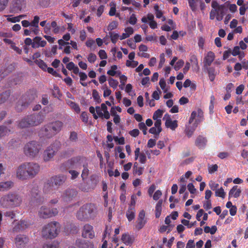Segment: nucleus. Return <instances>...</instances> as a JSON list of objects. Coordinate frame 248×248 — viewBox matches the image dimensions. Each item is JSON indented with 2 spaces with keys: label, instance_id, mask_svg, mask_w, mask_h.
<instances>
[{
  "label": "nucleus",
  "instance_id": "nucleus-44",
  "mask_svg": "<svg viewBox=\"0 0 248 248\" xmlns=\"http://www.w3.org/2000/svg\"><path fill=\"white\" fill-rule=\"evenodd\" d=\"M122 241L126 245H129L132 242V239L130 236L127 234H124L122 236Z\"/></svg>",
  "mask_w": 248,
  "mask_h": 248
},
{
  "label": "nucleus",
  "instance_id": "nucleus-26",
  "mask_svg": "<svg viewBox=\"0 0 248 248\" xmlns=\"http://www.w3.org/2000/svg\"><path fill=\"white\" fill-rule=\"evenodd\" d=\"M240 49L239 46H234L232 50V54L233 56H238L239 59L241 60L245 56V53L242 52Z\"/></svg>",
  "mask_w": 248,
  "mask_h": 248
},
{
  "label": "nucleus",
  "instance_id": "nucleus-12",
  "mask_svg": "<svg viewBox=\"0 0 248 248\" xmlns=\"http://www.w3.org/2000/svg\"><path fill=\"white\" fill-rule=\"evenodd\" d=\"M225 6H224L216 9H212L210 13V19L213 20L216 18L217 21H221L225 15Z\"/></svg>",
  "mask_w": 248,
  "mask_h": 248
},
{
  "label": "nucleus",
  "instance_id": "nucleus-5",
  "mask_svg": "<svg viewBox=\"0 0 248 248\" xmlns=\"http://www.w3.org/2000/svg\"><path fill=\"white\" fill-rule=\"evenodd\" d=\"M42 149V145L37 141H32L27 143L24 146V152L28 156L34 157L38 155Z\"/></svg>",
  "mask_w": 248,
  "mask_h": 248
},
{
  "label": "nucleus",
  "instance_id": "nucleus-52",
  "mask_svg": "<svg viewBox=\"0 0 248 248\" xmlns=\"http://www.w3.org/2000/svg\"><path fill=\"white\" fill-rule=\"evenodd\" d=\"M189 5L193 11H196L197 8L198 0H188Z\"/></svg>",
  "mask_w": 248,
  "mask_h": 248
},
{
  "label": "nucleus",
  "instance_id": "nucleus-17",
  "mask_svg": "<svg viewBox=\"0 0 248 248\" xmlns=\"http://www.w3.org/2000/svg\"><path fill=\"white\" fill-rule=\"evenodd\" d=\"M154 16L151 13L148 14L147 15L141 18V22L144 23H148L150 27L152 29H155L157 28V23L155 20Z\"/></svg>",
  "mask_w": 248,
  "mask_h": 248
},
{
  "label": "nucleus",
  "instance_id": "nucleus-42",
  "mask_svg": "<svg viewBox=\"0 0 248 248\" xmlns=\"http://www.w3.org/2000/svg\"><path fill=\"white\" fill-rule=\"evenodd\" d=\"M206 140L202 137H199L197 138L196 143V145L200 148L203 147L206 143Z\"/></svg>",
  "mask_w": 248,
  "mask_h": 248
},
{
  "label": "nucleus",
  "instance_id": "nucleus-22",
  "mask_svg": "<svg viewBox=\"0 0 248 248\" xmlns=\"http://www.w3.org/2000/svg\"><path fill=\"white\" fill-rule=\"evenodd\" d=\"M46 44V42L45 40L42 39L40 37H35L33 39L32 43V47L34 48H37L39 47H44Z\"/></svg>",
  "mask_w": 248,
  "mask_h": 248
},
{
  "label": "nucleus",
  "instance_id": "nucleus-40",
  "mask_svg": "<svg viewBox=\"0 0 248 248\" xmlns=\"http://www.w3.org/2000/svg\"><path fill=\"white\" fill-rule=\"evenodd\" d=\"M27 226V223L24 220H21L17 222V225L14 228L15 231L24 229Z\"/></svg>",
  "mask_w": 248,
  "mask_h": 248
},
{
  "label": "nucleus",
  "instance_id": "nucleus-14",
  "mask_svg": "<svg viewBox=\"0 0 248 248\" xmlns=\"http://www.w3.org/2000/svg\"><path fill=\"white\" fill-rule=\"evenodd\" d=\"M71 167L78 168L82 166L84 167L85 165L87 164V159L83 157L78 156L72 158L70 161Z\"/></svg>",
  "mask_w": 248,
  "mask_h": 248
},
{
  "label": "nucleus",
  "instance_id": "nucleus-43",
  "mask_svg": "<svg viewBox=\"0 0 248 248\" xmlns=\"http://www.w3.org/2000/svg\"><path fill=\"white\" fill-rule=\"evenodd\" d=\"M122 111V108L119 106H113L110 109V114L112 116L114 117L118 115L117 112L121 113Z\"/></svg>",
  "mask_w": 248,
  "mask_h": 248
},
{
  "label": "nucleus",
  "instance_id": "nucleus-57",
  "mask_svg": "<svg viewBox=\"0 0 248 248\" xmlns=\"http://www.w3.org/2000/svg\"><path fill=\"white\" fill-rule=\"evenodd\" d=\"M10 93L8 92H6L1 94H0V104L4 102L9 97Z\"/></svg>",
  "mask_w": 248,
  "mask_h": 248
},
{
  "label": "nucleus",
  "instance_id": "nucleus-15",
  "mask_svg": "<svg viewBox=\"0 0 248 248\" xmlns=\"http://www.w3.org/2000/svg\"><path fill=\"white\" fill-rule=\"evenodd\" d=\"M16 177L17 179L21 180H25L30 179L24 163L19 165L16 169Z\"/></svg>",
  "mask_w": 248,
  "mask_h": 248
},
{
  "label": "nucleus",
  "instance_id": "nucleus-23",
  "mask_svg": "<svg viewBox=\"0 0 248 248\" xmlns=\"http://www.w3.org/2000/svg\"><path fill=\"white\" fill-rule=\"evenodd\" d=\"M76 245L79 248H93V245L90 242L78 239L76 242Z\"/></svg>",
  "mask_w": 248,
  "mask_h": 248
},
{
  "label": "nucleus",
  "instance_id": "nucleus-31",
  "mask_svg": "<svg viewBox=\"0 0 248 248\" xmlns=\"http://www.w3.org/2000/svg\"><path fill=\"white\" fill-rule=\"evenodd\" d=\"M124 33L121 35L120 40H123L129 37L134 32L133 29L131 27H128L124 29Z\"/></svg>",
  "mask_w": 248,
  "mask_h": 248
},
{
  "label": "nucleus",
  "instance_id": "nucleus-27",
  "mask_svg": "<svg viewBox=\"0 0 248 248\" xmlns=\"http://www.w3.org/2000/svg\"><path fill=\"white\" fill-rule=\"evenodd\" d=\"M161 125V124H159V123H155L154 126L149 129V132L154 135H158L162 131Z\"/></svg>",
  "mask_w": 248,
  "mask_h": 248
},
{
  "label": "nucleus",
  "instance_id": "nucleus-21",
  "mask_svg": "<svg viewBox=\"0 0 248 248\" xmlns=\"http://www.w3.org/2000/svg\"><path fill=\"white\" fill-rule=\"evenodd\" d=\"M241 189L237 186H234L229 192V198H238L241 194Z\"/></svg>",
  "mask_w": 248,
  "mask_h": 248
},
{
  "label": "nucleus",
  "instance_id": "nucleus-29",
  "mask_svg": "<svg viewBox=\"0 0 248 248\" xmlns=\"http://www.w3.org/2000/svg\"><path fill=\"white\" fill-rule=\"evenodd\" d=\"M164 113L163 110L161 109H157L153 114V119L155 121V123H159V124H161V118L163 116Z\"/></svg>",
  "mask_w": 248,
  "mask_h": 248
},
{
  "label": "nucleus",
  "instance_id": "nucleus-49",
  "mask_svg": "<svg viewBox=\"0 0 248 248\" xmlns=\"http://www.w3.org/2000/svg\"><path fill=\"white\" fill-rule=\"evenodd\" d=\"M35 63L43 70L46 71L47 66L42 60H37L35 61Z\"/></svg>",
  "mask_w": 248,
  "mask_h": 248
},
{
  "label": "nucleus",
  "instance_id": "nucleus-36",
  "mask_svg": "<svg viewBox=\"0 0 248 248\" xmlns=\"http://www.w3.org/2000/svg\"><path fill=\"white\" fill-rule=\"evenodd\" d=\"M159 85L164 93L170 90V87L167 85L165 80L163 78L160 79Z\"/></svg>",
  "mask_w": 248,
  "mask_h": 248
},
{
  "label": "nucleus",
  "instance_id": "nucleus-32",
  "mask_svg": "<svg viewBox=\"0 0 248 248\" xmlns=\"http://www.w3.org/2000/svg\"><path fill=\"white\" fill-rule=\"evenodd\" d=\"M65 180V177L63 176H56L53 177L51 179V181L56 186H60L62 185Z\"/></svg>",
  "mask_w": 248,
  "mask_h": 248
},
{
  "label": "nucleus",
  "instance_id": "nucleus-19",
  "mask_svg": "<svg viewBox=\"0 0 248 248\" xmlns=\"http://www.w3.org/2000/svg\"><path fill=\"white\" fill-rule=\"evenodd\" d=\"M135 57V53L134 52H131L128 54V59L125 62V65L127 67L134 68L138 66L139 62L134 60Z\"/></svg>",
  "mask_w": 248,
  "mask_h": 248
},
{
  "label": "nucleus",
  "instance_id": "nucleus-63",
  "mask_svg": "<svg viewBox=\"0 0 248 248\" xmlns=\"http://www.w3.org/2000/svg\"><path fill=\"white\" fill-rule=\"evenodd\" d=\"M9 0H0V12L4 10L7 7Z\"/></svg>",
  "mask_w": 248,
  "mask_h": 248
},
{
  "label": "nucleus",
  "instance_id": "nucleus-64",
  "mask_svg": "<svg viewBox=\"0 0 248 248\" xmlns=\"http://www.w3.org/2000/svg\"><path fill=\"white\" fill-rule=\"evenodd\" d=\"M159 59L158 68L160 69L162 67L165 62V54L164 53H162L160 55Z\"/></svg>",
  "mask_w": 248,
  "mask_h": 248
},
{
  "label": "nucleus",
  "instance_id": "nucleus-41",
  "mask_svg": "<svg viewBox=\"0 0 248 248\" xmlns=\"http://www.w3.org/2000/svg\"><path fill=\"white\" fill-rule=\"evenodd\" d=\"M187 188L190 193L191 194V197L192 198H194V195L196 194L197 190L193 183H189L187 186Z\"/></svg>",
  "mask_w": 248,
  "mask_h": 248
},
{
  "label": "nucleus",
  "instance_id": "nucleus-54",
  "mask_svg": "<svg viewBox=\"0 0 248 248\" xmlns=\"http://www.w3.org/2000/svg\"><path fill=\"white\" fill-rule=\"evenodd\" d=\"M59 243L57 242H53L51 243L45 244L43 248H59Z\"/></svg>",
  "mask_w": 248,
  "mask_h": 248
},
{
  "label": "nucleus",
  "instance_id": "nucleus-9",
  "mask_svg": "<svg viewBox=\"0 0 248 248\" xmlns=\"http://www.w3.org/2000/svg\"><path fill=\"white\" fill-rule=\"evenodd\" d=\"M62 126V124L61 122L57 121L52 123L45 128L43 134L47 137L54 135L61 130Z\"/></svg>",
  "mask_w": 248,
  "mask_h": 248
},
{
  "label": "nucleus",
  "instance_id": "nucleus-3",
  "mask_svg": "<svg viewBox=\"0 0 248 248\" xmlns=\"http://www.w3.org/2000/svg\"><path fill=\"white\" fill-rule=\"evenodd\" d=\"M60 231V226L59 223L56 222H52L43 227L42 234L45 237L53 238L58 235Z\"/></svg>",
  "mask_w": 248,
  "mask_h": 248
},
{
  "label": "nucleus",
  "instance_id": "nucleus-60",
  "mask_svg": "<svg viewBox=\"0 0 248 248\" xmlns=\"http://www.w3.org/2000/svg\"><path fill=\"white\" fill-rule=\"evenodd\" d=\"M108 84L109 86L113 89H116L117 87L118 82L112 78L108 79Z\"/></svg>",
  "mask_w": 248,
  "mask_h": 248
},
{
  "label": "nucleus",
  "instance_id": "nucleus-10",
  "mask_svg": "<svg viewBox=\"0 0 248 248\" xmlns=\"http://www.w3.org/2000/svg\"><path fill=\"white\" fill-rule=\"evenodd\" d=\"M58 213L56 208L50 209L46 206H42L38 212L39 216L43 218H47L57 215Z\"/></svg>",
  "mask_w": 248,
  "mask_h": 248
},
{
  "label": "nucleus",
  "instance_id": "nucleus-11",
  "mask_svg": "<svg viewBox=\"0 0 248 248\" xmlns=\"http://www.w3.org/2000/svg\"><path fill=\"white\" fill-rule=\"evenodd\" d=\"M29 178L35 177L40 171L39 165L33 162L24 163Z\"/></svg>",
  "mask_w": 248,
  "mask_h": 248
},
{
  "label": "nucleus",
  "instance_id": "nucleus-46",
  "mask_svg": "<svg viewBox=\"0 0 248 248\" xmlns=\"http://www.w3.org/2000/svg\"><path fill=\"white\" fill-rule=\"evenodd\" d=\"M192 175V172L191 171H187L185 174L182 175L180 178V182L181 183H186V180L189 178Z\"/></svg>",
  "mask_w": 248,
  "mask_h": 248
},
{
  "label": "nucleus",
  "instance_id": "nucleus-35",
  "mask_svg": "<svg viewBox=\"0 0 248 248\" xmlns=\"http://www.w3.org/2000/svg\"><path fill=\"white\" fill-rule=\"evenodd\" d=\"M110 10L109 11V15L110 16H113L116 15V16H119L120 14H116V3L114 1H111L109 3Z\"/></svg>",
  "mask_w": 248,
  "mask_h": 248
},
{
  "label": "nucleus",
  "instance_id": "nucleus-20",
  "mask_svg": "<svg viewBox=\"0 0 248 248\" xmlns=\"http://www.w3.org/2000/svg\"><path fill=\"white\" fill-rule=\"evenodd\" d=\"M215 58V54L211 51L208 52L205 56L203 60L204 66H210L214 61Z\"/></svg>",
  "mask_w": 248,
  "mask_h": 248
},
{
  "label": "nucleus",
  "instance_id": "nucleus-30",
  "mask_svg": "<svg viewBox=\"0 0 248 248\" xmlns=\"http://www.w3.org/2000/svg\"><path fill=\"white\" fill-rule=\"evenodd\" d=\"M107 74L111 76H120L121 72L118 70V67L116 65L111 66L110 69L107 72Z\"/></svg>",
  "mask_w": 248,
  "mask_h": 248
},
{
  "label": "nucleus",
  "instance_id": "nucleus-8",
  "mask_svg": "<svg viewBox=\"0 0 248 248\" xmlns=\"http://www.w3.org/2000/svg\"><path fill=\"white\" fill-rule=\"evenodd\" d=\"M60 144L56 142L48 146L44 152L43 159L45 161H50L55 155L60 148Z\"/></svg>",
  "mask_w": 248,
  "mask_h": 248
},
{
  "label": "nucleus",
  "instance_id": "nucleus-34",
  "mask_svg": "<svg viewBox=\"0 0 248 248\" xmlns=\"http://www.w3.org/2000/svg\"><path fill=\"white\" fill-rule=\"evenodd\" d=\"M135 209L134 207H129L126 216L128 220L130 221L135 217Z\"/></svg>",
  "mask_w": 248,
  "mask_h": 248
},
{
  "label": "nucleus",
  "instance_id": "nucleus-1",
  "mask_svg": "<svg viewBox=\"0 0 248 248\" xmlns=\"http://www.w3.org/2000/svg\"><path fill=\"white\" fill-rule=\"evenodd\" d=\"M203 118V112L201 109H198L193 111L191 114L189 123V126L187 127V135L191 136L195 128Z\"/></svg>",
  "mask_w": 248,
  "mask_h": 248
},
{
  "label": "nucleus",
  "instance_id": "nucleus-58",
  "mask_svg": "<svg viewBox=\"0 0 248 248\" xmlns=\"http://www.w3.org/2000/svg\"><path fill=\"white\" fill-rule=\"evenodd\" d=\"M184 64V61L183 60H178L174 65V69L176 71L179 70Z\"/></svg>",
  "mask_w": 248,
  "mask_h": 248
},
{
  "label": "nucleus",
  "instance_id": "nucleus-62",
  "mask_svg": "<svg viewBox=\"0 0 248 248\" xmlns=\"http://www.w3.org/2000/svg\"><path fill=\"white\" fill-rule=\"evenodd\" d=\"M128 21L129 23L131 25H134L136 24L137 22V18L136 17V15L132 14L129 18Z\"/></svg>",
  "mask_w": 248,
  "mask_h": 248
},
{
  "label": "nucleus",
  "instance_id": "nucleus-47",
  "mask_svg": "<svg viewBox=\"0 0 248 248\" xmlns=\"http://www.w3.org/2000/svg\"><path fill=\"white\" fill-rule=\"evenodd\" d=\"M92 96L93 100L97 103L101 102V99L98 92L96 90H93L92 93Z\"/></svg>",
  "mask_w": 248,
  "mask_h": 248
},
{
  "label": "nucleus",
  "instance_id": "nucleus-48",
  "mask_svg": "<svg viewBox=\"0 0 248 248\" xmlns=\"http://www.w3.org/2000/svg\"><path fill=\"white\" fill-rule=\"evenodd\" d=\"M110 37L111 42L115 44L119 39H120L121 35L117 33L112 32L110 33Z\"/></svg>",
  "mask_w": 248,
  "mask_h": 248
},
{
  "label": "nucleus",
  "instance_id": "nucleus-7",
  "mask_svg": "<svg viewBox=\"0 0 248 248\" xmlns=\"http://www.w3.org/2000/svg\"><path fill=\"white\" fill-rule=\"evenodd\" d=\"M93 211V206L92 204H86L82 206L78 212L77 217L80 220H85L91 217Z\"/></svg>",
  "mask_w": 248,
  "mask_h": 248
},
{
  "label": "nucleus",
  "instance_id": "nucleus-45",
  "mask_svg": "<svg viewBox=\"0 0 248 248\" xmlns=\"http://www.w3.org/2000/svg\"><path fill=\"white\" fill-rule=\"evenodd\" d=\"M215 195L217 197H220L222 199L225 198L226 196V193L222 187H220L215 191Z\"/></svg>",
  "mask_w": 248,
  "mask_h": 248
},
{
  "label": "nucleus",
  "instance_id": "nucleus-51",
  "mask_svg": "<svg viewBox=\"0 0 248 248\" xmlns=\"http://www.w3.org/2000/svg\"><path fill=\"white\" fill-rule=\"evenodd\" d=\"M11 130L6 127L0 126V138L5 136L10 133Z\"/></svg>",
  "mask_w": 248,
  "mask_h": 248
},
{
  "label": "nucleus",
  "instance_id": "nucleus-4",
  "mask_svg": "<svg viewBox=\"0 0 248 248\" xmlns=\"http://www.w3.org/2000/svg\"><path fill=\"white\" fill-rule=\"evenodd\" d=\"M89 111L93 114L95 119H97L98 117L106 119H108L110 118V114L108 110V108L104 103H102L100 107L97 106L95 108L90 107Z\"/></svg>",
  "mask_w": 248,
  "mask_h": 248
},
{
  "label": "nucleus",
  "instance_id": "nucleus-59",
  "mask_svg": "<svg viewBox=\"0 0 248 248\" xmlns=\"http://www.w3.org/2000/svg\"><path fill=\"white\" fill-rule=\"evenodd\" d=\"M102 89L104 90L103 96L104 97L109 96L111 93V91L109 89L106 85L103 86Z\"/></svg>",
  "mask_w": 248,
  "mask_h": 248
},
{
  "label": "nucleus",
  "instance_id": "nucleus-25",
  "mask_svg": "<svg viewBox=\"0 0 248 248\" xmlns=\"http://www.w3.org/2000/svg\"><path fill=\"white\" fill-rule=\"evenodd\" d=\"M13 186V183L10 181L0 182V191H5L11 189Z\"/></svg>",
  "mask_w": 248,
  "mask_h": 248
},
{
  "label": "nucleus",
  "instance_id": "nucleus-33",
  "mask_svg": "<svg viewBox=\"0 0 248 248\" xmlns=\"http://www.w3.org/2000/svg\"><path fill=\"white\" fill-rule=\"evenodd\" d=\"M162 200H159L156 204L155 207V215L156 218H158L161 214Z\"/></svg>",
  "mask_w": 248,
  "mask_h": 248
},
{
  "label": "nucleus",
  "instance_id": "nucleus-53",
  "mask_svg": "<svg viewBox=\"0 0 248 248\" xmlns=\"http://www.w3.org/2000/svg\"><path fill=\"white\" fill-rule=\"evenodd\" d=\"M70 193L71 191H66V193L64 194L62 197V202L63 203H65L70 201L72 199L71 197L70 196Z\"/></svg>",
  "mask_w": 248,
  "mask_h": 248
},
{
  "label": "nucleus",
  "instance_id": "nucleus-24",
  "mask_svg": "<svg viewBox=\"0 0 248 248\" xmlns=\"http://www.w3.org/2000/svg\"><path fill=\"white\" fill-rule=\"evenodd\" d=\"M139 52L138 55L141 57L149 58L150 57V54L147 53L148 50V47L144 45H140L139 47Z\"/></svg>",
  "mask_w": 248,
  "mask_h": 248
},
{
  "label": "nucleus",
  "instance_id": "nucleus-39",
  "mask_svg": "<svg viewBox=\"0 0 248 248\" xmlns=\"http://www.w3.org/2000/svg\"><path fill=\"white\" fill-rule=\"evenodd\" d=\"M154 9L156 17L158 18H161L163 21H165L166 18L163 16V12L159 9V6L157 5H155L154 6Z\"/></svg>",
  "mask_w": 248,
  "mask_h": 248
},
{
  "label": "nucleus",
  "instance_id": "nucleus-2",
  "mask_svg": "<svg viewBox=\"0 0 248 248\" xmlns=\"http://www.w3.org/2000/svg\"><path fill=\"white\" fill-rule=\"evenodd\" d=\"M21 202V198L14 193H9L5 195L0 200L1 205L6 208L18 206Z\"/></svg>",
  "mask_w": 248,
  "mask_h": 248
},
{
  "label": "nucleus",
  "instance_id": "nucleus-28",
  "mask_svg": "<svg viewBox=\"0 0 248 248\" xmlns=\"http://www.w3.org/2000/svg\"><path fill=\"white\" fill-rule=\"evenodd\" d=\"M145 213L144 210H141L138 216V226L140 229L142 228L146 223L144 220Z\"/></svg>",
  "mask_w": 248,
  "mask_h": 248
},
{
  "label": "nucleus",
  "instance_id": "nucleus-55",
  "mask_svg": "<svg viewBox=\"0 0 248 248\" xmlns=\"http://www.w3.org/2000/svg\"><path fill=\"white\" fill-rule=\"evenodd\" d=\"M14 4L16 5L17 9L21 10L25 5V2L24 0H16Z\"/></svg>",
  "mask_w": 248,
  "mask_h": 248
},
{
  "label": "nucleus",
  "instance_id": "nucleus-16",
  "mask_svg": "<svg viewBox=\"0 0 248 248\" xmlns=\"http://www.w3.org/2000/svg\"><path fill=\"white\" fill-rule=\"evenodd\" d=\"M81 235L85 238H93L95 236L93 227L88 224H85L82 230Z\"/></svg>",
  "mask_w": 248,
  "mask_h": 248
},
{
  "label": "nucleus",
  "instance_id": "nucleus-18",
  "mask_svg": "<svg viewBox=\"0 0 248 248\" xmlns=\"http://www.w3.org/2000/svg\"><path fill=\"white\" fill-rule=\"evenodd\" d=\"M163 120L165 121V126L172 130H174L178 126L177 121H172L170 115L168 114H166L164 116Z\"/></svg>",
  "mask_w": 248,
  "mask_h": 248
},
{
  "label": "nucleus",
  "instance_id": "nucleus-50",
  "mask_svg": "<svg viewBox=\"0 0 248 248\" xmlns=\"http://www.w3.org/2000/svg\"><path fill=\"white\" fill-rule=\"evenodd\" d=\"M4 16L7 17V20L8 22L12 23L19 22V17L18 16H13L12 15H5Z\"/></svg>",
  "mask_w": 248,
  "mask_h": 248
},
{
  "label": "nucleus",
  "instance_id": "nucleus-6",
  "mask_svg": "<svg viewBox=\"0 0 248 248\" xmlns=\"http://www.w3.org/2000/svg\"><path fill=\"white\" fill-rule=\"evenodd\" d=\"M43 118L40 115H37L26 119L21 120L18 124L19 128H25L30 126H35L42 122Z\"/></svg>",
  "mask_w": 248,
  "mask_h": 248
},
{
  "label": "nucleus",
  "instance_id": "nucleus-38",
  "mask_svg": "<svg viewBox=\"0 0 248 248\" xmlns=\"http://www.w3.org/2000/svg\"><path fill=\"white\" fill-rule=\"evenodd\" d=\"M190 62L192 63L193 68L194 71H198L199 66L198 65V60L195 56H192L190 59Z\"/></svg>",
  "mask_w": 248,
  "mask_h": 248
},
{
  "label": "nucleus",
  "instance_id": "nucleus-61",
  "mask_svg": "<svg viewBox=\"0 0 248 248\" xmlns=\"http://www.w3.org/2000/svg\"><path fill=\"white\" fill-rule=\"evenodd\" d=\"M161 93V91L158 88H157V90L155 91L153 93L152 96L154 99L158 100L160 98V95Z\"/></svg>",
  "mask_w": 248,
  "mask_h": 248
},
{
  "label": "nucleus",
  "instance_id": "nucleus-56",
  "mask_svg": "<svg viewBox=\"0 0 248 248\" xmlns=\"http://www.w3.org/2000/svg\"><path fill=\"white\" fill-rule=\"evenodd\" d=\"M184 87L185 88H187L188 87H190V88L192 90H195L196 89V85L194 83H192L191 81L189 79H186L184 83Z\"/></svg>",
  "mask_w": 248,
  "mask_h": 248
},
{
  "label": "nucleus",
  "instance_id": "nucleus-37",
  "mask_svg": "<svg viewBox=\"0 0 248 248\" xmlns=\"http://www.w3.org/2000/svg\"><path fill=\"white\" fill-rule=\"evenodd\" d=\"M133 171L134 174H136L138 175H140L142 174L143 171V168L138 166V163L136 162L134 164Z\"/></svg>",
  "mask_w": 248,
  "mask_h": 248
},
{
  "label": "nucleus",
  "instance_id": "nucleus-13",
  "mask_svg": "<svg viewBox=\"0 0 248 248\" xmlns=\"http://www.w3.org/2000/svg\"><path fill=\"white\" fill-rule=\"evenodd\" d=\"M29 242V238L25 235H17L15 239V244L16 248H24Z\"/></svg>",
  "mask_w": 248,
  "mask_h": 248
}]
</instances>
